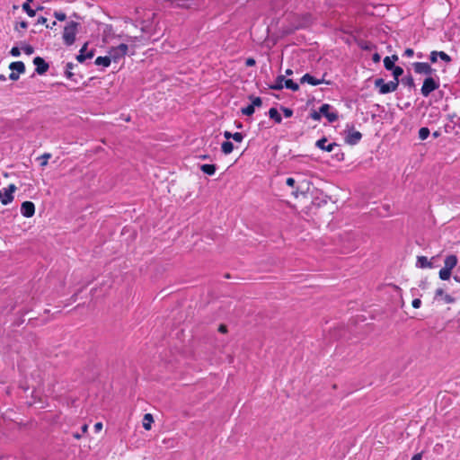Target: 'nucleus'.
Listing matches in <instances>:
<instances>
[{"mask_svg": "<svg viewBox=\"0 0 460 460\" xmlns=\"http://www.w3.org/2000/svg\"><path fill=\"white\" fill-rule=\"evenodd\" d=\"M21 213L25 217H31L35 213V205L31 201H24L21 205Z\"/></svg>", "mask_w": 460, "mask_h": 460, "instance_id": "nucleus-11", "label": "nucleus"}, {"mask_svg": "<svg viewBox=\"0 0 460 460\" xmlns=\"http://www.w3.org/2000/svg\"><path fill=\"white\" fill-rule=\"evenodd\" d=\"M33 64L36 66L35 72L39 75L45 74L49 68V63H47L41 57L34 58Z\"/></svg>", "mask_w": 460, "mask_h": 460, "instance_id": "nucleus-10", "label": "nucleus"}, {"mask_svg": "<svg viewBox=\"0 0 460 460\" xmlns=\"http://www.w3.org/2000/svg\"><path fill=\"white\" fill-rule=\"evenodd\" d=\"M47 18L43 17V16H40L39 19H38V23H40V24H45L47 22Z\"/></svg>", "mask_w": 460, "mask_h": 460, "instance_id": "nucleus-58", "label": "nucleus"}, {"mask_svg": "<svg viewBox=\"0 0 460 460\" xmlns=\"http://www.w3.org/2000/svg\"><path fill=\"white\" fill-rule=\"evenodd\" d=\"M79 23L74 21L69 22L64 28L63 40L66 46H71L75 41V35Z\"/></svg>", "mask_w": 460, "mask_h": 460, "instance_id": "nucleus-1", "label": "nucleus"}, {"mask_svg": "<svg viewBox=\"0 0 460 460\" xmlns=\"http://www.w3.org/2000/svg\"><path fill=\"white\" fill-rule=\"evenodd\" d=\"M432 136H433V137L438 138V137H440V136H441V133H440V131H439V130H437V131H434V132L432 133Z\"/></svg>", "mask_w": 460, "mask_h": 460, "instance_id": "nucleus-60", "label": "nucleus"}, {"mask_svg": "<svg viewBox=\"0 0 460 460\" xmlns=\"http://www.w3.org/2000/svg\"><path fill=\"white\" fill-rule=\"evenodd\" d=\"M285 87L287 89H290L294 92H296L299 90L298 84L295 83L292 79H286L285 80Z\"/></svg>", "mask_w": 460, "mask_h": 460, "instance_id": "nucleus-28", "label": "nucleus"}, {"mask_svg": "<svg viewBox=\"0 0 460 460\" xmlns=\"http://www.w3.org/2000/svg\"><path fill=\"white\" fill-rule=\"evenodd\" d=\"M19 26L22 29H26L28 27V22L25 21H22L19 22Z\"/></svg>", "mask_w": 460, "mask_h": 460, "instance_id": "nucleus-59", "label": "nucleus"}, {"mask_svg": "<svg viewBox=\"0 0 460 460\" xmlns=\"http://www.w3.org/2000/svg\"><path fill=\"white\" fill-rule=\"evenodd\" d=\"M165 3L173 8H190L191 5L190 0H165Z\"/></svg>", "mask_w": 460, "mask_h": 460, "instance_id": "nucleus-14", "label": "nucleus"}, {"mask_svg": "<svg viewBox=\"0 0 460 460\" xmlns=\"http://www.w3.org/2000/svg\"><path fill=\"white\" fill-rule=\"evenodd\" d=\"M9 69L18 74H23L25 72V65L22 61H14L9 65Z\"/></svg>", "mask_w": 460, "mask_h": 460, "instance_id": "nucleus-19", "label": "nucleus"}, {"mask_svg": "<svg viewBox=\"0 0 460 460\" xmlns=\"http://www.w3.org/2000/svg\"><path fill=\"white\" fill-rule=\"evenodd\" d=\"M394 81H400L399 77L403 74V69L401 66H395L392 70Z\"/></svg>", "mask_w": 460, "mask_h": 460, "instance_id": "nucleus-30", "label": "nucleus"}, {"mask_svg": "<svg viewBox=\"0 0 460 460\" xmlns=\"http://www.w3.org/2000/svg\"><path fill=\"white\" fill-rule=\"evenodd\" d=\"M111 59L110 58V56H106V57H98L96 59H95V65L97 66H109L111 65Z\"/></svg>", "mask_w": 460, "mask_h": 460, "instance_id": "nucleus-25", "label": "nucleus"}, {"mask_svg": "<svg viewBox=\"0 0 460 460\" xmlns=\"http://www.w3.org/2000/svg\"><path fill=\"white\" fill-rule=\"evenodd\" d=\"M310 189V182L307 181H299L296 185V189L292 190V194L297 198L298 194L305 196L306 193L309 191Z\"/></svg>", "mask_w": 460, "mask_h": 460, "instance_id": "nucleus-13", "label": "nucleus"}, {"mask_svg": "<svg viewBox=\"0 0 460 460\" xmlns=\"http://www.w3.org/2000/svg\"><path fill=\"white\" fill-rule=\"evenodd\" d=\"M400 82L402 83V84L408 86L409 88L415 87L414 79L410 73L407 75H405L404 77H402L400 80Z\"/></svg>", "mask_w": 460, "mask_h": 460, "instance_id": "nucleus-24", "label": "nucleus"}, {"mask_svg": "<svg viewBox=\"0 0 460 460\" xmlns=\"http://www.w3.org/2000/svg\"><path fill=\"white\" fill-rule=\"evenodd\" d=\"M416 265L421 269L430 268L432 266L431 262L425 256H418Z\"/></svg>", "mask_w": 460, "mask_h": 460, "instance_id": "nucleus-21", "label": "nucleus"}, {"mask_svg": "<svg viewBox=\"0 0 460 460\" xmlns=\"http://www.w3.org/2000/svg\"><path fill=\"white\" fill-rule=\"evenodd\" d=\"M438 51H436V50H433L430 52V55H429V60L431 63H436L437 60H438Z\"/></svg>", "mask_w": 460, "mask_h": 460, "instance_id": "nucleus-44", "label": "nucleus"}, {"mask_svg": "<svg viewBox=\"0 0 460 460\" xmlns=\"http://www.w3.org/2000/svg\"><path fill=\"white\" fill-rule=\"evenodd\" d=\"M414 55V50L412 49H406L404 50V54L403 56H406V57H412Z\"/></svg>", "mask_w": 460, "mask_h": 460, "instance_id": "nucleus-52", "label": "nucleus"}, {"mask_svg": "<svg viewBox=\"0 0 460 460\" xmlns=\"http://www.w3.org/2000/svg\"><path fill=\"white\" fill-rule=\"evenodd\" d=\"M16 190L14 184H10L7 188L0 190V201L3 205H7L13 200V192Z\"/></svg>", "mask_w": 460, "mask_h": 460, "instance_id": "nucleus-5", "label": "nucleus"}, {"mask_svg": "<svg viewBox=\"0 0 460 460\" xmlns=\"http://www.w3.org/2000/svg\"><path fill=\"white\" fill-rule=\"evenodd\" d=\"M74 64L71 63V62H68L66 65V71H65V75L66 76L70 79V80H74V81H76L75 79H74V75L75 74L72 72V69L74 68Z\"/></svg>", "mask_w": 460, "mask_h": 460, "instance_id": "nucleus-27", "label": "nucleus"}, {"mask_svg": "<svg viewBox=\"0 0 460 460\" xmlns=\"http://www.w3.org/2000/svg\"><path fill=\"white\" fill-rule=\"evenodd\" d=\"M450 276H451V270H448L447 268L443 267L439 270V278L442 280H447L450 278Z\"/></svg>", "mask_w": 460, "mask_h": 460, "instance_id": "nucleus-31", "label": "nucleus"}, {"mask_svg": "<svg viewBox=\"0 0 460 460\" xmlns=\"http://www.w3.org/2000/svg\"><path fill=\"white\" fill-rule=\"evenodd\" d=\"M51 157V154L49 153H45L43 154L42 155H40L38 160L40 161V166L41 167H44L48 164V161L49 159Z\"/></svg>", "mask_w": 460, "mask_h": 460, "instance_id": "nucleus-35", "label": "nucleus"}, {"mask_svg": "<svg viewBox=\"0 0 460 460\" xmlns=\"http://www.w3.org/2000/svg\"><path fill=\"white\" fill-rule=\"evenodd\" d=\"M411 305H412V306H413L414 308H416V309H417V308H420V305H421V301H420V298H415V299H413V300H412Z\"/></svg>", "mask_w": 460, "mask_h": 460, "instance_id": "nucleus-50", "label": "nucleus"}, {"mask_svg": "<svg viewBox=\"0 0 460 460\" xmlns=\"http://www.w3.org/2000/svg\"><path fill=\"white\" fill-rule=\"evenodd\" d=\"M311 118L314 119V120H320L321 119V113H320V111H313L310 114Z\"/></svg>", "mask_w": 460, "mask_h": 460, "instance_id": "nucleus-46", "label": "nucleus"}, {"mask_svg": "<svg viewBox=\"0 0 460 460\" xmlns=\"http://www.w3.org/2000/svg\"><path fill=\"white\" fill-rule=\"evenodd\" d=\"M444 129L446 133H450L455 129V125L449 121V123L444 126Z\"/></svg>", "mask_w": 460, "mask_h": 460, "instance_id": "nucleus-45", "label": "nucleus"}, {"mask_svg": "<svg viewBox=\"0 0 460 460\" xmlns=\"http://www.w3.org/2000/svg\"><path fill=\"white\" fill-rule=\"evenodd\" d=\"M280 110L283 111V114L286 118H290L293 116V111L291 109L281 106Z\"/></svg>", "mask_w": 460, "mask_h": 460, "instance_id": "nucleus-40", "label": "nucleus"}, {"mask_svg": "<svg viewBox=\"0 0 460 460\" xmlns=\"http://www.w3.org/2000/svg\"><path fill=\"white\" fill-rule=\"evenodd\" d=\"M334 155H335V157H336V159H337L338 161H342V160H344V153H343V152H341V149H339V151H338V152H336V153L334 154Z\"/></svg>", "mask_w": 460, "mask_h": 460, "instance_id": "nucleus-49", "label": "nucleus"}, {"mask_svg": "<svg viewBox=\"0 0 460 460\" xmlns=\"http://www.w3.org/2000/svg\"><path fill=\"white\" fill-rule=\"evenodd\" d=\"M81 429H82V432L85 433L88 430V425L84 424Z\"/></svg>", "mask_w": 460, "mask_h": 460, "instance_id": "nucleus-61", "label": "nucleus"}, {"mask_svg": "<svg viewBox=\"0 0 460 460\" xmlns=\"http://www.w3.org/2000/svg\"><path fill=\"white\" fill-rule=\"evenodd\" d=\"M87 43H85L82 48L81 49L79 50V54L76 56V59L78 62L80 63H83L84 62L86 59H89V58H92L94 55V52L93 50H91L87 53H85L86 51V49H87Z\"/></svg>", "mask_w": 460, "mask_h": 460, "instance_id": "nucleus-15", "label": "nucleus"}, {"mask_svg": "<svg viewBox=\"0 0 460 460\" xmlns=\"http://www.w3.org/2000/svg\"><path fill=\"white\" fill-rule=\"evenodd\" d=\"M440 298H442L447 304H452L455 302V298L448 294H445L443 288H438L435 292V299Z\"/></svg>", "mask_w": 460, "mask_h": 460, "instance_id": "nucleus-16", "label": "nucleus"}, {"mask_svg": "<svg viewBox=\"0 0 460 460\" xmlns=\"http://www.w3.org/2000/svg\"><path fill=\"white\" fill-rule=\"evenodd\" d=\"M10 54L13 57H19L21 55V50L18 47H13L12 49L10 50Z\"/></svg>", "mask_w": 460, "mask_h": 460, "instance_id": "nucleus-47", "label": "nucleus"}, {"mask_svg": "<svg viewBox=\"0 0 460 460\" xmlns=\"http://www.w3.org/2000/svg\"><path fill=\"white\" fill-rule=\"evenodd\" d=\"M384 66L386 70L391 71L395 65L394 64V60H391L390 57H385L384 58Z\"/></svg>", "mask_w": 460, "mask_h": 460, "instance_id": "nucleus-33", "label": "nucleus"}, {"mask_svg": "<svg viewBox=\"0 0 460 460\" xmlns=\"http://www.w3.org/2000/svg\"><path fill=\"white\" fill-rule=\"evenodd\" d=\"M200 170L205 173V174H208V175H214L215 172H216V170H217V166L216 164H202L200 166Z\"/></svg>", "mask_w": 460, "mask_h": 460, "instance_id": "nucleus-23", "label": "nucleus"}, {"mask_svg": "<svg viewBox=\"0 0 460 460\" xmlns=\"http://www.w3.org/2000/svg\"><path fill=\"white\" fill-rule=\"evenodd\" d=\"M128 46L125 43H121L117 47H112L109 51V56L111 60L118 62L128 53Z\"/></svg>", "mask_w": 460, "mask_h": 460, "instance_id": "nucleus-3", "label": "nucleus"}, {"mask_svg": "<svg viewBox=\"0 0 460 460\" xmlns=\"http://www.w3.org/2000/svg\"><path fill=\"white\" fill-rule=\"evenodd\" d=\"M438 87L439 83L437 82L433 77L428 76L423 81L420 92L424 97H428L433 91L437 90Z\"/></svg>", "mask_w": 460, "mask_h": 460, "instance_id": "nucleus-4", "label": "nucleus"}, {"mask_svg": "<svg viewBox=\"0 0 460 460\" xmlns=\"http://www.w3.org/2000/svg\"><path fill=\"white\" fill-rule=\"evenodd\" d=\"M154 422V418L151 413H146L143 418V428L146 430H150L152 428V423Z\"/></svg>", "mask_w": 460, "mask_h": 460, "instance_id": "nucleus-22", "label": "nucleus"}, {"mask_svg": "<svg viewBox=\"0 0 460 460\" xmlns=\"http://www.w3.org/2000/svg\"><path fill=\"white\" fill-rule=\"evenodd\" d=\"M362 138V134L359 131L354 130L353 126L348 129L347 136L345 137V143L350 146L357 145Z\"/></svg>", "mask_w": 460, "mask_h": 460, "instance_id": "nucleus-8", "label": "nucleus"}, {"mask_svg": "<svg viewBox=\"0 0 460 460\" xmlns=\"http://www.w3.org/2000/svg\"><path fill=\"white\" fill-rule=\"evenodd\" d=\"M244 137V135L241 132H235L233 134V139L235 142H242Z\"/></svg>", "mask_w": 460, "mask_h": 460, "instance_id": "nucleus-41", "label": "nucleus"}, {"mask_svg": "<svg viewBox=\"0 0 460 460\" xmlns=\"http://www.w3.org/2000/svg\"><path fill=\"white\" fill-rule=\"evenodd\" d=\"M19 75L17 72L12 71V73L9 75V79L12 81H16L19 79Z\"/></svg>", "mask_w": 460, "mask_h": 460, "instance_id": "nucleus-51", "label": "nucleus"}, {"mask_svg": "<svg viewBox=\"0 0 460 460\" xmlns=\"http://www.w3.org/2000/svg\"><path fill=\"white\" fill-rule=\"evenodd\" d=\"M438 57L440 58L441 60L445 61L446 63H450L452 61L451 57L448 56L446 52L438 51Z\"/></svg>", "mask_w": 460, "mask_h": 460, "instance_id": "nucleus-38", "label": "nucleus"}, {"mask_svg": "<svg viewBox=\"0 0 460 460\" xmlns=\"http://www.w3.org/2000/svg\"><path fill=\"white\" fill-rule=\"evenodd\" d=\"M221 150L222 152L225 154V155H229L233 152L234 150V145L232 142L230 141H225L222 143L221 145Z\"/></svg>", "mask_w": 460, "mask_h": 460, "instance_id": "nucleus-26", "label": "nucleus"}, {"mask_svg": "<svg viewBox=\"0 0 460 460\" xmlns=\"http://www.w3.org/2000/svg\"><path fill=\"white\" fill-rule=\"evenodd\" d=\"M332 106L328 103L323 104L319 111L322 116H324L329 122H334L338 119V113L334 111H330Z\"/></svg>", "mask_w": 460, "mask_h": 460, "instance_id": "nucleus-9", "label": "nucleus"}, {"mask_svg": "<svg viewBox=\"0 0 460 460\" xmlns=\"http://www.w3.org/2000/svg\"><path fill=\"white\" fill-rule=\"evenodd\" d=\"M54 16L58 21H65L66 19V15L65 13L62 12H55Z\"/></svg>", "mask_w": 460, "mask_h": 460, "instance_id": "nucleus-42", "label": "nucleus"}, {"mask_svg": "<svg viewBox=\"0 0 460 460\" xmlns=\"http://www.w3.org/2000/svg\"><path fill=\"white\" fill-rule=\"evenodd\" d=\"M255 64H256V61L253 58H248L245 60L246 66H255Z\"/></svg>", "mask_w": 460, "mask_h": 460, "instance_id": "nucleus-48", "label": "nucleus"}, {"mask_svg": "<svg viewBox=\"0 0 460 460\" xmlns=\"http://www.w3.org/2000/svg\"><path fill=\"white\" fill-rule=\"evenodd\" d=\"M448 120L455 125V128H460V117H458L456 113L447 115Z\"/></svg>", "mask_w": 460, "mask_h": 460, "instance_id": "nucleus-29", "label": "nucleus"}, {"mask_svg": "<svg viewBox=\"0 0 460 460\" xmlns=\"http://www.w3.org/2000/svg\"><path fill=\"white\" fill-rule=\"evenodd\" d=\"M456 264H457V257L454 254L447 256L444 261V267L447 268L451 271L456 266Z\"/></svg>", "mask_w": 460, "mask_h": 460, "instance_id": "nucleus-17", "label": "nucleus"}, {"mask_svg": "<svg viewBox=\"0 0 460 460\" xmlns=\"http://www.w3.org/2000/svg\"><path fill=\"white\" fill-rule=\"evenodd\" d=\"M326 74H323V77L321 79H317L315 78L314 76H313L312 75L306 73L301 78H300V83L301 84H309L311 85H319L321 84H331V81H326L324 79V76H325Z\"/></svg>", "mask_w": 460, "mask_h": 460, "instance_id": "nucleus-6", "label": "nucleus"}, {"mask_svg": "<svg viewBox=\"0 0 460 460\" xmlns=\"http://www.w3.org/2000/svg\"><path fill=\"white\" fill-rule=\"evenodd\" d=\"M233 134H234V133H231V132H229V131H225V132H224V137H225L227 140H229V139H231V138L233 139Z\"/></svg>", "mask_w": 460, "mask_h": 460, "instance_id": "nucleus-54", "label": "nucleus"}, {"mask_svg": "<svg viewBox=\"0 0 460 460\" xmlns=\"http://www.w3.org/2000/svg\"><path fill=\"white\" fill-rule=\"evenodd\" d=\"M421 459H422V453L415 454V455L411 457V460H421Z\"/></svg>", "mask_w": 460, "mask_h": 460, "instance_id": "nucleus-55", "label": "nucleus"}, {"mask_svg": "<svg viewBox=\"0 0 460 460\" xmlns=\"http://www.w3.org/2000/svg\"><path fill=\"white\" fill-rule=\"evenodd\" d=\"M250 99L252 100L251 105H253V108L261 106L262 101L260 97L251 96Z\"/></svg>", "mask_w": 460, "mask_h": 460, "instance_id": "nucleus-37", "label": "nucleus"}, {"mask_svg": "<svg viewBox=\"0 0 460 460\" xmlns=\"http://www.w3.org/2000/svg\"><path fill=\"white\" fill-rule=\"evenodd\" d=\"M326 143H327V138L323 137L316 141L315 146L318 147L319 149L326 151V152H332V151H334L335 147L339 146V145L335 142L331 143L329 145H326Z\"/></svg>", "mask_w": 460, "mask_h": 460, "instance_id": "nucleus-12", "label": "nucleus"}, {"mask_svg": "<svg viewBox=\"0 0 460 460\" xmlns=\"http://www.w3.org/2000/svg\"><path fill=\"white\" fill-rule=\"evenodd\" d=\"M269 117L275 121L277 124H280L282 122V117L276 108H270L269 110Z\"/></svg>", "mask_w": 460, "mask_h": 460, "instance_id": "nucleus-20", "label": "nucleus"}, {"mask_svg": "<svg viewBox=\"0 0 460 460\" xmlns=\"http://www.w3.org/2000/svg\"><path fill=\"white\" fill-rule=\"evenodd\" d=\"M285 75H280L277 76L276 81L273 84L269 85V88L277 91L282 90L283 87L285 86Z\"/></svg>", "mask_w": 460, "mask_h": 460, "instance_id": "nucleus-18", "label": "nucleus"}, {"mask_svg": "<svg viewBox=\"0 0 460 460\" xmlns=\"http://www.w3.org/2000/svg\"><path fill=\"white\" fill-rule=\"evenodd\" d=\"M390 58H391V60H394V63L396 62L399 59L397 55H393Z\"/></svg>", "mask_w": 460, "mask_h": 460, "instance_id": "nucleus-62", "label": "nucleus"}, {"mask_svg": "<svg viewBox=\"0 0 460 460\" xmlns=\"http://www.w3.org/2000/svg\"><path fill=\"white\" fill-rule=\"evenodd\" d=\"M218 331H219L220 332H222V333H226V332H227V328H226V325L221 324V325H219V327H218Z\"/></svg>", "mask_w": 460, "mask_h": 460, "instance_id": "nucleus-56", "label": "nucleus"}, {"mask_svg": "<svg viewBox=\"0 0 460 460\" xmlns=\"http://www.w3.org/2000/svg\"><path fill=\"white\" fill-rule=\"evenodd\" d=\"M22 9L26 12V13L30 16V17H34L36 15V10H33L31 6H30V4L28 3H24L22 4Z\"/></svg>", "mask_w": 460, "mask_h": 460, "instance_id": "nucleus-34", "label": "nucleus"}, {"mask_svg": "<svg viewBox=\"0 0 460 460\" xmlns=\"http://www.w3.org/2000/svg\"><path fill=\"white\" fill-rule=\"evenodd\" d=\"M285 74H286V75H293V71H292V69L288 68L286 70Z\"/></svg>", "mask_w": 460, "mask_h": 460, "instance_id": "nucleus-63", "label": "nucleus"}, {"mask_svg": "<svg viewBox=\"0 0 460 460\" xmlns=\"http://www.w3.org/2000/svg\"><path fill=\"white\" fill-rule=\"evenodd\" d=\"M412 66L415 73L420 75H426L430 76L435 72L431 66L426 62H415L412 64Z\"/></svg>", "mask_w": 460, "mask_h": 460, "instance_id": "nucleus-7", "label": "nucleus"}, {"mask_svg": "<svg viewBox=\"0 0 460 460\" xmlns=\"http://www.w3.org/2000/svg\"><path fill=\"white\" fill-rule=\"evenodd\" d=\"M399 84H400V81L395 82L394 80L390 81L388 83H385L383 78H376L374 83L375 86L376 88H378L380 94H386V93H393V92L396 91Z\"/></svg>", "mask_w": 460, "mask_h": 460, "instance_id": "nucleus-2", "label": "nucleus"}, {"mask_svg": "<svg viewBox=\"0 0 460 460\" xmlns=\"http://www.w3.org/2000/svg\"><path fill=\"white\" fill-rule=\"evenodd\" d=\"M381 59V57L378 53H375L372 57V60L375 62V63H378Z\"/></svg>", "mask_w": 460, "mask_h": 460, "instance_id": "nucleus-53", "label": "nucleus"}, {"mask_svg": "<svg viewBox=\"0 0 460 460\" xmlns=\"http://www.w3.org/2000/svg\"><path fill=\"white\" fill-rule=\"evenodd\" d=\"M429 134H430V131L428 128H426V127L420 128L419 130V138L420 140H425L426 138H428Z\"/></svg>", "mask_w": 460, "mask_h": 460, "instance_id": "nucleus-32", "label": "nucleus"}, {"mask_svg": "<svg viewBox=\"0 0 460 460\" xmlns=\"http://www.w3.org/2000/svg\"><path fill=\"white\" fill-rule=\"evenodd\" d=\"M22 50L27 55H31L34 53V48L29 44H24L22 46Z\"/></svg>", "mask_w": 460, "mask_h": 460, "instance_id": "nucleus-39", "label": "nucleus"}, {"mask_svg": "<svg viewBox=\"0 0 460 460\" xmlns=\"http://www.w3.org/2000/svg\"><path fill=\"white\" fill-rule=\"evenodd\" d=\"M296 181L294 178L289 177L286 180V184L288 186L291 187L293 190H295L296 187Z\"/></svg>", "mask_w": 460, "mask_h": 460, "instance_id": "nucleus-43", "label": "nucleus"}, {"mask_svg": "<svg viewBox=\"0 0 460 460\" xmlns=\"http://www.w3.org/2000/svg\"><path fill=\"white\" fill-rule=\"evenodd\" d=\"M242 113L246 116H251L254 113L253 105L249 104L246 107L242 108Z\"/></svg>", "mask_w": 460, "mask_h": 460, "instance_id": "nucleus-36", "label": "nucleus"}, {"mask_svg": "<svg viewBox=\"0 0 460 460\" xmlns=\"http://www.w3.org/2000/svg\"><path fill=\"white\" fill-rule=\"evenodd\" d=\"M102 429V422H97V423H95V425H94V429H95V431H99V430H101Z\"/></svg>", "mask_w": 460, "mask_h": 460, "instance_id": "nucleus-57", "label": "nucleus"}, {"mask_svg": "<svg viewBox=\"0 0 460 460\" xmlns=\"http://www.w3.org/2000/svg\"><path fill=\"white\" fill-rule=\"evenodd\" d=\"M361 49H365V50H369L371 48H370V46H368V45H362V46H361Z\"/></svg>", "mask_w": 460, "mask_h": 460, "instance_id": "nucleus-64", "label": "nucleus"}]
</instances>
